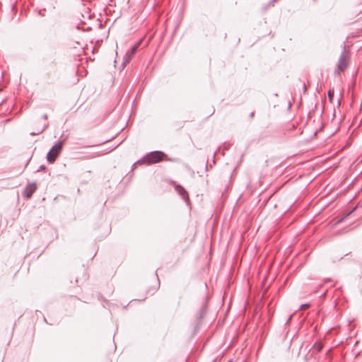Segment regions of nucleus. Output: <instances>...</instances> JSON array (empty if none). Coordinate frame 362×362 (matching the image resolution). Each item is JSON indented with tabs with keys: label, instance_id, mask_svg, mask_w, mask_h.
Instances as JSON below:
<instances>
[{
	"label": "nucleus",
	"instance_id": "nucleus-23",
	"mask_svg": "<svg viewBox=\"0 0 362 362\" xmlns=\"http://www.w3.org/2000/svg\"><path fill=\"white\" fill-rule=\"evenodd\" d=\"M137 165H134V164L132 165V169H134L136 167Z\"/></svg>",
	"mask_w": 362,
	"mask_h": 362
},
{
	"label": "nucleus",
	"instance_id": "nucleus-2",
	"mask_svg": "<svg viewBox=\"0 0 362 362\" xmlns=\"http://www.w3.org/2000/svg\"><path fill=\"white\" fill-rule=\"evenodd\" d=\"M349 64V54L345 46L339 56L338 62L337 64V69L334 71L335 75H340L344 72Z\"/></svg>",
	"mask_w": 362,
	"mask_h": 362
},
{
	"label": "nucleus",
	"instance_id": "nucleus-19",
	"mask_svg": "<svg viewBox=\"0 0 362 362\" xmlns=\"http://www.w3.org/2000/svg\"><path fill=\"white\" fill-rule=\"evenodd\" d=\"M42 119H47V114H44V115H42Z\"/></svg>",
	"mask_w": 362,
	"mask_h": 362
},
{
	"label": "nucleus",
	"instance_id": "nucleus-3",
	"mask_svg": "<svg viewBox=\"0 0 362 362\" xmlns=\"http://www.w3.org/2000/svg\"><path fill=\"white\" fill-rule=\"evenodd\" d=\"M63 140L57 142L47 153V160L49 163H54L57 157L60 155L64 146Z\"/></svg>",
	"mask_w": 362,
	"mask_h": 362
},
{
	"label": "nucleus",
	"instance_id": "nucleus-10",
	"mask_svg": "<svg viewBox=\"0 0 362 362\" xmlns=\"http://www.w3.org/2000/svg\"><path fill=\"white\" fill-rule=\"evenodd\" d=\"M329 100L332 103L334 96V88H329L327 93Z\"/></svg>",
	"mask_w": 362,
	"mask_h": 362
},
{
	"label": "nucleus",
	"instance_id": "nucleus-14",
	"mask_svg": "<svg viewBox=\"0 0 362 362\" xmlns=\"http://www.w3.org/2000/svg\"><path fill=\"white\" fill-rule=\"evenodd\" d=\"M277 1L278 0H271L267 4V7L273 6Z\"/></svg>",
	"mask_w": 362,
	"mask_h": 362
},
{
	"label": "nucleus",
	"instance_id": "nucleus-15",
	"mask_svg": "<svg viewBox=\"0 0 362 362\" xmlns=\"http://www.w3.org/2000/svg\"><path fill=\"white\" fill-rule=\"evenodd\" d=\"M309 306H310V305H309L308 303L302 304V305L300 306L299 310H303V309H305V308H308Z\"/></svg>",
	"mask_w": 362,
	"mask_h": 362
},
{
	"label": "nucleus",
	"instance_id": "nucleus-6",
	"mask_svg": "<svg viewBox=\"0 0 362 362\" xmlns=\"http://www.w3.org/2000/svg\"><path fill=\"white\" fill-rule=\"evenodd\" d=\"M175 189L186 202L189 201L188 193L182 185H176Z\"/></svg>",
	"mask_w": 362,
	"mask_h": 362
},
{
	"label": "nucleus",
	"instance_id": "nucleus-1",
	"mask_svg": "<svg viewBox=\"0 0 362 362\" xmlns=\"http://www.w3.org/2000/svg\"><path fill=\"white\" fill-rule=\"evenodd\" d=\"M167 158V155L161 151H153L146 153L140 160L134 163V165L146 164L147 165L160 162Z\"/></svg>",
	"mask_w": 362,
	"mask_h": 362
},
{
	"label": "nucleus",
	"instance_id": "nucleus-5",
	"mask_svg": "<svg viewBox=\"0 0 362 362\" xmlns=\"http://www.w3.org/2000/svg\"><path fill=\"white\" fill-rule=\"evenodd\" d=\"M206 312V305H203L202 308H200L198 314H197V324L195 326V332L199 328L202 322V319L204 317Z\"/></svg>",
	"mask_w": 362,
	"mask_h": 362
},
{
	"label": "nucleus",
	"instance_id": "nucleus-17",
	"mask_svg": "<svg viewBox=\"0 0 362 362\" xmlns=\"http://www.w3.org/2000/svg\"><path fill=\"white\" fill-rule=\"evenodd\" d=\"M155 274H156V278H157V280H158V286H160V281H159V279H158V274H157V272H156Z\"/></svg>",
	"mask_w": 362,
	"mask_h": 362
},
{
	"label": "nucleus",
	"instance_id": "nucleus-8",
	"mask_svg": "<svg viewBox=\"0 0 362 362\" xmlns=\"http://www.w3.org/2000/svg\"><path fill=\"white\" fill-rule=\"evenodd\" d=\"M356 208H357V206H354V208H353L350 211L346 212V213L344 215V216H343L341 218H340V219L337 221V223H341V222H343V221H344V220L345 218H348V217H349V216H350L353 212H354V211H355V210L356 209Z\"/></svg>",
	"mask_w": 362,
	"mask_h": 362
},
{
	"label": "nucleus",
	"instance_id": "nucleus-11",
	"mask_svg": "<svg viewBox=\"0 0 362 362\" xmlns=\"http://www.w3.org/2000/svg\"><path fill=\"white\" fill-rule=\"evenodd\" d=\"M48 127H49V124H46L41 129L38 130L37 132H31L30 134L33 136L38 135V134L42 133Z\"/></svg>",
	"mask_w": 362,
	"mask_h": 362
},
{
	"label": "nucleus",
	"instance_id": "nucleus-24",
	"mask_svg": "<svg viewBox=\"0 0 362 362\" xmlns=\"http://www.w3.org/2000/svg\"><path fill=\"white\" fill-rule=\"evenodd\" d=\"M213 362H215V361H214Z\"/></svg>",
	"mask_w": 362,
	"mask_h": 362
},
{
	"label": "nucleus",
	"instance_id": "nucleus-20",
	"mask_svg": "<svg viewBox=\"0 0 362 362\" xmlns=\"http://www.w3.org/2000/svg\"><path fill=\"white\" fill-rule=\"evenodd\" d=\"M254 115H255V113L254 112H251L250 115V117L252 119V118H253Z\"/></svg>",
	"mask_w": 362,
	"mask_h": 362
},
{
	"label": "nucleus",
	"instance_id": "nucleus-4",
	"mask_svg": "<svg viewBox=\"0 0 362 362\" xmlns=\"http://www.w3.org/2000/svg\"><path fill=\"white\" fill-rule=\"evenodd\" d=\"M37 189V185L35 182L28 184L24 189L23 195L24 197L28 199L32 197Z\"/></svg>",
	"mask_w": 362,
	"mask_h": 362
},
{
	"label": "nucleus",
	"instance_id": "nucleus-22",
	"mask_svg": "<svg viewBox=\"0 0 362 362\" xmlns=\"http://www.w3.org/2000/svg\"><path fill=\"white\" fill-rule=\"evenodd\" d=\"M327 291H325L322 295H321V297H325L326 293H327Z\"/></svg>",
	"mask_w": 362,
	"mask_h": 362
},
{
	"label": "nucleus",
	"instance_id": "nucleus-21",
	"mask_svg": "<svg viewBox=\"0 0 362 362\" xmlns=\"http://www.w3.org/2000/svg\"><path fill=\"white\" fill-rule=\"evenodd\" d=\"M329 281H331V279H326L324 281L325 283H327V282H329Z\"/></svg>",
	"mask_w": 362,
	"mask_h": 362
},
{
	"label": "nucleus",
	"instance_id": "nucleus-12",
	"mask_svg": "<svg viewBox=\"0 0 362 362\" xmlns=\"http://www.w3.org/2000/svg\"><path fill=\"white\" fill-rule=\"evenodd\" d=\"M323 345L321 343L315 342L313 345V348L315 349L318 352L321 351L322 349Z\"/></svg>",
	"mask_w": 362,
	"mask_h": 362
},
{
	"label": "nucleus",
	"instance_id": "nucleus-18",
	"mask_svg": "<svg viewBox=\"0 0 362 362\" xmlns=\"http://www.w3.org/2000/svg\"><path fill=\"white\" fill-rule=\"evenodd\" d=\"M306 91H307V88H306L305 84L304 83L303 84V93H305Z\"/></svg>",
	"mask_w": 362,
	"mask_h": 362
},
{
	"label": "nucleus",
	"instance_id": "nucleus-16",
	"mask_svg": "<svg viewBox=\"0 0 362 362\" xmlns=\"http://www.w3.org/2000/svg\"><path fill=\"white\" fill-rule=\"evenodd\" d=\"M291 318H292V315H290V316L288 317V320H286V324H285L286 325H288V324L290 323V322H291Z\"/></svg>",
	"mask_w": 362,
	"mask_h": 362
},
{
	"label": "nucleus",
	"instance_id": "nucleus-9",
	"mask_svg": "<svg viewBox=\"0 0 362 362\" xmlns=\"http://www.w3.org/2000/svg\"><path fill=\"white\" fill-rule=\"evenodd\" d=\"M139 42L135 44L134 45H133L131 49H129L128 50V52L131 54H132L133 55L135 54V53L137 52L138 50V48H139Z\"/></svg>",
	"mask_w": 362,
	"mask_h": 362
},
{
	"label": "nucleus",
	"instance_id": "nucleus-7",
	"mask_svg": "<svg viewBox=\"0 0 362 362\" xmlns=\"http://www.w3.org/2000/svg\"><path fill=\"white\" fill-rule=\"evenodd\" d=\"M133 57L134 55L127 51L123 57V62L122 64V66L124 67L128 63H129Z\"/></svg>",
	"mask_w": 362,
	"mask_h": 362
},
{
	"label": "nucleus",
	"instance_id": "nucleus-13",
	"mask_svg": "<svg viewBox=\"0 0 362 362\" xmlns=\"http://www.w3.org/2000/svg\"><path fill=\"white\" fill-rule=\"evenodd\" d=\"M47 167L44 165H41L39 169L37 170V172H46Z\"/></svg>",
	"mask_w": 362,
	"mask_h": 362
}]
</instances>
